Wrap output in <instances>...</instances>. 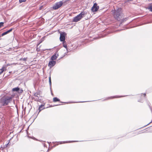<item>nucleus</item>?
<instances>
[{
  "label": "nucleus",
  "mask_w": 152,
  "mask_h": 152,
  "mask_svg": "<svg viewBox=\"0 0 152 152\" xmlns=\"http://www.w3.org/2000/svg\"><path fill=\"white\" fill-rule=\"evenodd\" d=\"M12 30V29H10L9 30H8V31L3 33L1 34V36H3L9 33Z\"/></svg>",
  "instance_id": "obj_9"
},
{
  "label": "nucleus",
  "mask_w": 152,
  "mask_h": 152,
  "mask_svg": "<svg viewBox=\"0 0 152 152\" xmlns=\"http://www.w3.org/2000/svg\"><path fill=\"white\" fill-rule=\"evenodd\" d=\"M63 46L65 48H67V45H66L65 44L64 42H63Z\"/></svg>",
  "instance_id": "obj_15"
},
{
  "label": "nucleus",
  "mask_w": 152,
  "mask_h": 152,
  "mask_svg": "<svg viewBox=\"0 0 152 152\" xmlns=\"http://www.w3.org/2000/svg\"><path fill=\"white\" fill-rule=\"evenodd\" d=\"M26 1V0H19V2L20 3H22L23 2H25Z\"/></svg>",
  "instance_id": "obj_17"
},
{
  "label": "nucleus",
  "mask_w": 152,
  "mask_h": 152,
  "mask_svg": "<svg viewBox=\"0 0 152 152\" xmlns=\"http://www.w3.org/2000/svg\"><path fill=\"white\" fill-rule=\"evenodd\" d=\"M99 6H97V4L95 3L94 6L92 7L91 10L93 12H96L99 9Z\"/></svg>",
  "instance_id": "obj_5"
},
{
  "label": "nucleus",
  "mask_w": 152,
  "mask_h": 152,
  "mask_svg": "<svg viewBox=\"0 0 152 152\" xmlns=\"http://www.w3.org/2000/svg\"><path fill=\"white\" fill-rule=\"evenodd\" d=\"M59 101H60V100L58 99L56 97H55L53 99V101L54 102Z\"/></svg>",
  "instance_id": "obj_12"
},
{
  "label": "nucleus",
  "mask_w": 152,
  "mask_h": 152,
  "mask_svg": "<svg viewBox=\"0 0 152 152\" xmlns=\"http://www.w3.org/2000/svg\"><path fill=\"white\" fill-rule=\"evenodd\" d=\"M66 35L64 32L60 34V39L61 41L64 42L65 40V36Z\"/></svg>",
  "instance_id": "obj_6"
},
{
  "label": "nucleus",
  "mask_w": 152,
  "mask_h": 152,
  "mask_svg": "<svg viewBox=\"0 0 152 152\" xmlns=\"http://www.w3.org/2000/svg\"><path fill=\"white\" fill-rule=\"evenodd\" d=\"M63 4L62 1L56 3L53 7V8L54 10H56L61 7Z\"/></svg>",
  "instance_id": "obj_4"
},
{
  "label": "nucleus",
  "mask_w": 152,
  "mask_h": 152,
  "mask_svg": "<svg viewBox=\"0 0 152 152\" xmlns=\"http://www.w3.org/2000/svg\"><path fill=\"white\" fill-rule=\"evenodd\" d=\"M49 84H50V85H51V79L50 76L49 77Z\"/></svg>",
  "instance_id": "obj_13"
},
{
  "label": "nucleus",
  "mask_w": 152,
  "mask_h": 152,
  "mask_svg": "<svg viewBox=\"0 0 152 152\" xmlns=\"http://www.w3.org/2000/svg\"><path fill=\"white\" fill-rule=\"evenodd\" d=\"M121 12V9L120 8H118L116 10L114 13V17L118 20H120Z\"/></svg>",
  "instance_id": "obj_2"
},
{
  "label": "nucleus",
  "mask_w": 152,
  "mask_h": 152,
  "mask_svg": "<svg viewBox=\"0 0 152 152\" xmlns=\"http://www.w3.org/2000/svg\"><path fill=\"white\" fill-rule=\"evenodd\" d=\"M58 54L56 53L51 57V60H56L58 57Z\"/></svg>",
  "instance_id": "obj_8"
},
{
  "label": "nucleus",
  "mask_w": 152,
  "mask_h": 152,
  "mask_svg": "<svg viewBox=\"0 0 152 152\" xmlns=\"http://www.w3.org/2000/svg\"><path fill=\"white\" fill-rule=\"evenodd\" d=\"M6 67L3 66L1 69H0V75L1 74L4 70H6Z\"/></svg>",
  "instance_id": "obj_10"
},
{
  "label": "nucleus",
  "mask_w": 152,
  "mask_h": 152,
  "mask_svg": "<svg viewBox=\"0 0 152 152\" xmlns=\"http://www.w3.org/2000/svg\"><path fill=\"white\" fill-rule=\"evenodd\" d=\"M148 9H149L150 11L152 12V6H151L149 7L148 8Z\"/></svg>",
  "instance_id": "obj_14"
},
{
  "label": "nucleus",
  "mask_w": 152,
  "mask_h": 152,
  "mask_svg": "<svg viewBox=\"0 0 152 152\" xmlns=\"http://www.w3.org/2000/svg\"><path fill=\"white\" fill-rule=\"evenodd\" d=\"M144 96H145V94H144Z\"/></svg>",
  "instance_id": "obj_21"
},
{
  "label": "nucleus",
  "mask_w": 152,
  "mask_h": 152,
  "mask_svg": "<svg viewBox=\"0 0 152 152\" xmlns=\"http://www.w3.org/2000/svg\"><path fill=\"white\" fill-rule=\"evenodd\" d=\"M12 98L11 97H8L5 98L1 102L3 105H7L12 101Z\"/></svg>",
  "instance_id": "obj_3"
},
{
  "label": "nucleus",
  "mask_w": 152,
  "mask_h": 152,
  "mask_svg": "<svg viewBox=\"0 0 152 152\" xmlns=\"http://www.w3.org/2000/svg\"><path fill=\"white\" fill-rule=\"evenodd\" d=\"M43 105H41L39 107V111H40L42 109V107H43Z\"/></svg>",
  "instance_id": "obj_16"
},
{
  "label": "nucleus",
  "mask_w": 152,
  "mask_h": 152,
  "mask_svg": "<svg viewBox=\"0 0 152 152\" xmlns=\"http://www.w3.org/2000/svg\"><path fill=\"white\" fill-rule=\"evenodd\" d=\"M12 64H7V65H6V66L5 67H7L8 66L11 65Z\"/></svg>",
  "instance_id": "obj_19"
},
{
  "label": "nucleus",
  "mask_w": 152,
  "mask_h": 152,
  "mask_svg": "<svg viewBox=\"0 0 152 152\" xmlns=\"http://www.w3.org/2000/svg\"><path fill=\"white\" fill-rule=\"evenodd\" d=\"M56 64V62L55 61L52 60L49 62L48 63V66L50 68H51L54 66Z\"/></svg>",
  "instance_id": "obj_7"
},
{
  "label": "nucleus",
  "mask_w": 152,
  "mask_h": 152,
  "mask_svg": "<svg viewBox=\"0 0 152 152\" xmlns=\"http://www.w3.org/2000/svg\"><path fill=\"white\" fill-rule=\"evenodd\" d=\"M42 6H41L40 7V9L41 10V9H42Z\"/></svg>",
  "instance_id": "obj_20"
},
{
  "label": "nucleus",
  "mask_w": 152,
  "mask_h": 152,
  "mask_svg": "<svg viewBox=\"0 0 152 152\" xmlns=\"http://www.w3.org/2000/svg\"><path fill=\"white\" fill-rule=\"evenodd\" d=\"M19 90V88L18 87L12 89V90L13 91H18Z\"/></svg>",
  "instance_id": "obj_11"
},
{
  "label": "nucleus",
  "mask_w": 152,
  "mask_h": 152,
  "mask_svg": "<svg viewBox=\"0 0 152 152\" xmlns=\"http://www.w3.org/2000/svg\"><path fill=\"white\" fill-rule=\"evenodd\" d=\"M4 23L3 22L0 23V28L3 26Z\"/></svg>",
  "instance_id": "obj_18"
},
{
  "label": "nucleus",
  "mask_w": 152,
  "mask_h": 152,
  "mask_svg": "<svg viewBox=\"0 0 152 152\" xmlns=\"http://www.w3.org/2000/svg\"><path fill=\"white\" fill-rule=\"evenodd\" d=\"M87 14V12L83 11L81 12L79 15L74 18L73 19V21L77 22L80 20L82 18L86 16Z\"/></svg>",
  "instance_id": "obj_1"
}]
</instances>
